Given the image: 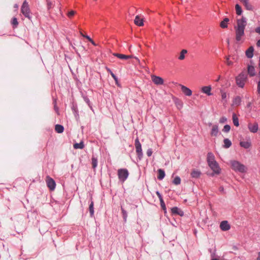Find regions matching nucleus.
Returning <instances> with one entry per match:
<instances>
[{"label":"nucleus","instance_id":"a211bd4d","mask_svg":"<svg viewBox=\"0 0 260 260\" xmlns=\"http://www.w3.org/2000/svg\"><path fill=\"white\" fill-rule=\"evenodd\" d=\"M113 55L117 57L118 58L121 59H129L133 57V56L132 55H126L124 54H119V53H114Z\"/></svg>","mask_w":260,"mask_h":260},{"label":"nucleus","instance_id":"3c124183","mask_svg":"<svg viewBox=\"0 0 260 260\" xmlns=\"http://www.w3.org/2000/svg\"><path fill=\"white\" fill-rule=\"evenodd\" d=\"M257 92L258 93H260V80L257 83Z\"/></svg>","mask_w":260,"mask_h":260},{"label":"nucleus","instance_id":"8fccbe9b","mask_svg":"<svg viewBox=\"0 0 260 260\" xmlns=\"http://www.w3.org/2000/svg\"><path fill=\"white\" fill-rule=\"evenodd\" d=\"M255 32H256V33H257L258 34H260V26L257 27L255 29Z\"/></svg>","mask_w":260,"mask_h":260},{"label":"nucleus","instance_id":"6ab92c4d","mask_svg":"<svg viewBox=\"0 0 260 260\" xmlns=\"http://www.w3.org/2000/svg\"><path fill=\"white\" fill-rule=\"evenodd\" d=\"M219 133L218 126L217 125H214L212 126L211 135L212 136L216 137Z\"/></svg>","mask_w":260,"mask_h":260},{"label":"nucleus","instance_id":"6e6552de","mask_svg":"<svg viewBox=\"0 0 260 260\" xmlns=\"http://www.w3.org/2000/svg\"><path fill=\"white\" fill-rule=\"evenodd\" d=\"M46 183L47 186L50 189V190H54L55 188L56 183L55 181L50 177L49 176H47L46 178Z\"/></svg>","mask_w":260,"mask_h":260},{"label":"nucleus","instance_id":"680f3d73","mask_svg":"<svg viewBox=\"0 0 260 260\" xmlns=\"http://www.w3.org/2000/svg\"><path fill=\"white\" fill-rule=\"evenodd\" d=\"M223 190V187H220V191H222Z\"/></svg>","mask_w":260,"mask_h":260},{"label":"nucleus","instance_id":"f3484780","mask_svg":"<svg viewBox=\"0 0 260 260\" xmlns=\"http://www.w3.org/2000/svg\"><path fill=\"white\" fill-rule=\"evenodd\" d=\"M211 87L210 86H203L202 88V91L208 95H211Z\"/></svg>","mask_w":260,"mask_h":260},{"label":"nucleus","instance_id":"a19ab883","mask_svg":"<svg viewBox=\"0 0 260 260\" xmlns=\"http://www.w3.org/2000/svg\"><path fill=\"white\" fill-rule=\"evenodd\" d=\"M225 59H226L225 63H226V64L228 66H232V65H233V62L231 60H230V57L229 56H226L225 57Z\"/></svg>","mask_w":260,"mask_h":260},{"label":"nucleus","instance_id":"f257e3e1","mask_svg":"<svg viewBox=\"0 0 260 260\" xmlns=\"http://www.w3.org/2000/svg\"><path fill=\"white\" fill-rule=\"evenodd\" d=\"M247 24L246 18L243 16L237 20V25L235 26L236 40L239 42L244 36V30Z\"/></svg>","mask_w":260,"mask_h":260},{"label":"nucleus","instance_id":"20e7f679","mask_svg":"<svg viewBox=\"0 0 260 260\" xmlns=\"http://www.w3.org/2000/svg\"><path fill=\"white\" fill-rule=\"evenodd\" d=\"M21 12L23 15L26 18L30 19L31 16L30 15V9L28 3L25 1L21 6Z\"/></svg>","mask_w":260,"mask_h":260},{"label":"nucleus","instance_id":"bb28decb","mask_svg":"<svg viewBox=\"0 0 260 260\" xmlns=\"http://www.w3.org/2000/svg\"><path fill=\"white\" fill-rule=\"evenodd\" d=\"M187 53V50L186 49H183L180 53V55L178 57V59L182 60L184 59L185 57V54Z\"/></svg>","mask_w":260,"mask_h":260},{"label":"nucleus","instance_id":"423d86ee","mask_svg":"<svg viewBox=\"0 0 260 260\" xmlns=\"http://www.w3.org/2000/svg\"><path fill=\"white\" fill-rule=\"evenodd\" d=\"M129 175L128 170L126 169H120L118 170V176L120 181L124 182Z\"/></svg>","mask_w":260,"mask_h":260},{"label":"nucleus","instance_id":"bf43d9fd","mask_svg":"<svg viewBox=\"0 0 260 260\" xmlns=\"http://www.w3.org/2000/svg\"><path fill=\"white\" fill-rule=\"evenodd\" d=\"M134 58H135V59H136V60H137L139 63H140V60L139 59V58H138V57H135Z\"/></svg>","mask_w":260,"mask_h":260},{"label":"nucleus","instance_id":"603ef678","mask_svg":"<svg viewBox=\"0 0 260 260\" xmlns=\"http://www.w3.org/2000/svg\"><path fill=\"white\" fill-rule=\"evenodd\" d=\"M83 37L88 39L89 41H90L92 39L87 35H83Z\"/></svg>","mask_w":260,"mask_h":260},{"label":"nucleus","instance_id":"ea45409f","mask_svg":"<svg viewBox=\"0 0 260 260\" xmlns=\"http://www.w3.org/2000/svg\"><path fill=\"white\" fill-rule=\"evenodd\" d=\"M12 25H13L15 27H16L18 24V21H17V19L15 17H14L13 19H12Z\"/></svg>","mask_w":260,"mask_h":260},{"label":"nucleus","instance_id":"6e6d98bb","mask_svg":"<svg viewBox=\"0 0 260 260\" xmlns=\"http://www.w3.org/2000/svg\"><path fill=\"white\" fill-rule=\"evenodd\" d=\"M54 109L56 111V112H58V108L57 107V106L55 105H54Z\"/></svg>","mask_w":260,"mask_h":260},{"label":"nucleus","instance_id":"72a5a7b5","mask_svg":"<svg viewBox=\"0 0 260 260\" xmlns=\"http://www.w3.org/2000/svg\"><path fill=\"white\" fill-rule=\"evenodd\" d=\"M92 168L95 169L98 165V159L96 157L92 156L91 158Z\"/></svg>","mask_w":260,"mask_h":260},{"label":"nucleus","instance_id":"1a4fd4ad","mask_svg":"<svg viewBox=\"0 0 260 260\" xmlns=\"http://www.w3.org/2000/svg\"><path fill=\"white\" fill-rule=\"evenodd\" d=\"M151 78L152 81L155 84L157 85L164 84V80L162 78L154 75H151Z\"/></svg>","mask_w":260,"mask_h":260},{"label":"nucleus","instance_id":"49530a36","mask_svg":"<svg viewBox=\"0 0 260 260\" xmlns=\"http://www.w3.org/2000/svg\"><path fill=\"white\" fill-rule=\"evenodd\" d=\"M75 11L72 10L68 13V16L71 17L72 16H73L75 14Z\"/></svg>","mask_w":260,"mask_h":260},{"label":"nucleus","instance_id":"9d476101","mask_svg":"<svg viewBox=\"0 0 260 260\" xmlns=\"http://www.w3.org/2000/svg\"><path fill=\"white\" fill-rule=\"evenodd\" d=\"M248 128L251 133H255L258 129V124L257 122L253 123H249L248 124Z\"/></svg>","mask_w":260,"mask_h":260},{"label":"nucleus","instance_id":"473e14b6","mask_svg":"<svg viewBox=\"0 0 260 260\" xmlns=\"http://www.w3.org/2000/svg\"><path fill=\"white\" fill-rule=\"evenodd\" d=\"M73 146L75 149H83L84 145L82 142H81L79 143L74 144Z\"/></svg>","mask_w":260,"mask_h":260},{"label":"nucleus","instance_id":"e2e57ef3","mask_svg":"<svg viewBox=\"0 0 260 260\" xmlns=\"http://www.w3.org/2000/svg\"><path fill=\"white\" fill-rule=\"evenodd\" d=\"M211 260H219V259L216 258H214L211 259Z\"/></svg>","mask_w":260,"mask_h":260},{"label":"nucleus","instance_id":"7c9ffc66","mask_svg":"<svg viewBox=\"0 0 260 260\" xmlns=\"http://www.w3.org/2000/svg\"><path fill=\"white\" fill-rule=\"evenodd\" d=\"M93 202L91 200L90 204L89 206V211L91 216L94 214Z\"/></svg>","mask_w":260,"mask_h":260},{"label":"nucleus","instance_id":"412c9836","mask_svg":"<svg viewBox=\"0 0 260 260\" xmlns=\"http://www.w3.org/2000/svg\"><path fill=\"white\" fill-rule=\"evenodd\" d=\"M241 98L239 96L235 97L233 101V105L238 106L241 104Z\"/></svg>","mask_w":260,"mask_h":260},{"label":"nucleus","instance_id":"c03bdc74","mask_svg":"<svg viewBox=\"0 0 260 260\" xmlns=\"http://www.w3.org/2000/svg\"><path fill=\"white\" fill-rule=\"evenodd\" d=\"M227 121V118L225 117H222L219 119V122L221 123H223Z\"/></svg>","mask_w":260,"mask_h":260},{"label":"nucleus","instance_id":"5701e85b","mask_svg":"<svg viewBox=\"0 0 260 260\" xmlns=\"http://www.w3.org/2000/svg\"><path fill=\"white\" fill-rule=\"evenodd\" d=\"M201 171L197 170H194L191 173V177L194 178H199L200 176H201Z\"/></svg>","mask_w":260,"mask_h":260},{"label":"nucleus","instance_id":"79ce46f5","mask_svg":"<svg viewBox=\"0 0 260 260\" xmlns=\"http://www.w3.org/2000/svg\"><path fill=\"white\" fill-rule=\"evenodd\" d=\"M84 101L87 104L89 107L91 109L92 107L90 105V100L87 96H83Z\"/></svg>","mask_w":260,"mask_h":260},{"label":"nucleus","instance_id":"c9c22d12","mask_svg":"<svg viewBox=\"0 0 260 260\" xmlns=\"http://www.w3.org/2000/svg\"><path fill=\"white\" fill-rule=\"evenodd\" d=\"M121 212H122V214L123 218L124 219V221L125 222H126L127 216V212L122 207H121Z\"/></svg>","mask_w":260,"mask_h":260},{"label":"nucleus","instance_id":"5fc2aeb1","mask_svg":"<svg viewBox=\"0 0 260 260\" xmlns=\"http://www.w3.org/2000/svg\"><path fill=\"white\" fill-rule=\"evenodd\" d=\"M251 103L250 102H249V103L247 104V107L248 108H250V107H251Z\"/></svg>","mask_w":260,"mask_h":260},{"label":"nucleus","instance_id":"13d9d810","mask_svg":"<svg viewBox=\"0 0 260 260\" xmlns=\"http://www.w3.org/2000/svg\"><path fill=\"white\" fill-rule=\"evenodd\" d=\"M93 45L95 46L96 45V44L94 43V42L91 40L90 41Z\"/></svg>","mask_w":260,"mask_h":260},{"label":"nucleus","instance_id":"58836bf2","mask_svg":"<svg viewBox=\"0 0 260 260\" xmlns=\"http://www.w3.org/2000/svg\"><path fill=\"white\" fill-rule=\"evenodd\" d=\"M159 201H160V204L161 208L163 209V210L165 211V212H166V207L165 203L163 199Z\"/></svg>","mask_w":260,"mask_h":260},{"label":"nucleus","instance_id":"774afa93","mask_svg":"<svg viewBox=\"0 0 260 260\" xmlns=\"http://www.w3.org/2000/svg\"><path fill=\"white\" fill-rule=\"evenodd\" d=\"M56 1H58V0H56Z\"/></svg>","mask_w":260,"mask_h":260},{"label":"nucleus","instance_id":"2eb2a0df","mask_svg":"<svg viewBox=\"0 0 260 260\" xmlns=\"http://www.w3.org/2000/svg\"><path fill=\"white\" fill-rule=\"evenodd\" d=\"M247 10H252L253 6L249 3V0H240Z\"/></svg>","mask_w":260,"mask_h":260},{"label":"nucleus","instance_id":"338daca9","mask_svg":"<svg viewBox=\"0 0 260 260\" xmlns=\"http://www.w3.org/2000/svg\"><path fill=\"white\" fill-rule=\"evenodd\" d=\"M228 43L229 44V40H228Z\"/></svg>","mask_w":260,"mask_h":260},{"label":"nucleus","instance_id":"4be33fe9","mask_svg":"<svg viewBox=\"0 0 260 260\" xmlns=\"http://www.w3.org/2000/svg\"><path fill=\"white\" fill-rule=\"evenodd\" d=\"M247 72L250 76H254L255 75V68L253 66H248Z\"/></svg>","mask_w":260,"mask_h":260},{"label":"nucleus","instance_id":"e433bc0d","mask_svg":"<svg viewBox=\"0 0 260 260\" xmlns=\"http://www.w3.org/2000/svg\"><path fill=\"white\" fill-rule=\"evenodd\" d=\"M173 183L175 185H179L180 184L181 182V179L179 177L177 176L176 177L173 181Z\"/></svg>","mask_w":260,"mask_h":260},{"label":"nucleus","instance_id":"f8f14e48","mask_svg":"<svg viewBox=\"0 0 260 260\" xmlns=\"http://www.w3.org/2000/svg\"><path fill=\"white\" fill-rule=\"evenodd\" d=\"M180 86L182 91L184 94L187 96H190L192 94V91L189 88L182 85H181Z\"/></svg>","mask_w":260,"mask_h":260},{"label":"nucleus","instance_id":"2f4dec72","mask_svg":"<svg viewBox=\"0 0 260 260\" xmlns=\"http://www.w3.org/2000/svg\"><path fill=\"white\" fill-rule=\"evenodd\" d=\"M235 10L236 14L238 15H241L242 13V10L241 6L239 4H236L235 6Z\"/></svg>","mask_w":260,"mask_h":260},{"label":"nucleus","instance_id":"39448f33","mask_svg":"<svg viewBox=\"0 0 260 260\" xmlns=\"http://www.w3.org/2000/svg\"><path fill=\"white\" fill-rule=\"evenodd\" d=\"M135 145L138 158L139 160H141L143 156V153L142 152L141 144L138 138L135 141Z\"/></svg>","mask_w":260,"mask_h":260},{"label":"nucleus","instance_id":"4468645a","mask_svg":"<svg viewBox=\"0 0 260 260\" xmlns=\"http://www.w3.org/2000/svg\"><path fill=\"white\" fill-rule=\"evenodd\" d=\"M172 213L173 214L179 215L182 216L184 215L183 212L177 207H174L171 209Z\"/></svg>","mask_w":260,"mask_h":260},{"label":"nucleus","instance_id":"0e129e2a","mask_svg":"<svg viewBox=\"0 0 260 260\" xmlns=\"http://www.w3.org/2000/svg\"><path fill=\"white\" fill-rule=\"evenodd\" d=\"M107 70L110 73V71H111L109 69H108Z\"/></svg>","mask_w":260,"mask_h":260},{"label":"nucleus","instance_id":"dca6fc26","mask_svg":"<svg viewBox=\"0 0 260 260\" xmlns=\"http://www.w3.org/2000/svg\"><path fill=\"white\" fill-rule=\"evenodd\" d=\"M254 48L252 46H250L246 51L245 53L246 56L249 58H251L253 56Z\"/></svg>","mask_w":260,"mask_h":260},{"label":"nucleus","instance_id":"a18cd8bd","mask_svg":"<svg viewBox=\"0 0 260 260\" xmlns=\"http://www.w3.org/2000/svg\"><path fill=\"white\" fill-rule=\"evenodd\" d=\"M146 154H147L148 156H149V157L151 156L152 154V149H151V148L148 149L147 150Z\"/></svg>","mask_w":260,"mask_h":260},{"label":"nucleus","instance_id":"b1692460","mask_svg":"<svg viewBox=\"0 0 260 260\" xmlns=\"http://www.w3.org/2000/svg\"><path fill=\"white\" fill-rule=\"evenodd\" d=\"M240 145L241 147L247 149L251 146V142L250 141H241Z\"/></svg>","mask_w":260,"mask_h":260},{"label":"nucleus","instance_id":"cd10ccee","mask_svg":"<svg viewBox=\"0 0 260 260\" xmlns=\"http://www.w3.org/2000/svg\"><path fill=\"white\" fill-rule=\"evenodd\" d=\"M223 147L225 148H228L232 145L231 141L228 138L224 139L223 140Z\"/></svg>","mask_w":260,"mask_h":260},{"label":"nucleus","instance_id":"393cba45","mask_svg":"<svg viewBox=\"0 0 260 260\" xmlns=\"http://www.w3.org/2000/svg\"><path fill=\"white\" fill-rule=\"evenodd\" d=\"M232 120L234 125L236 126H238L239 125V119L236 114L234 113L232 115Z\"/></svg>","mask_w":260,"mask_h":260},{"label":"nucleus","instance_id":"9b49d317","mask_svg":"<svg viewBox=\"0 0 260 260\" xmlns=\"http://www.w3.org/2000/svg\"><path fill=\"white\" fill-rule=\"evenodd\" d=\"M220 229L223 231H226L230 229V225L229 224L228 221H222L220 224Z\"/></svg>","mask_w":260,"mask_h":260},{"label":"nucleus","instance_id":"f704fd0d","mask_svg":"<svg viewBox=\"0 0 260 260\" xmlns=\"http://www.w3.org/2000/svg\"><path fill=\"white\" fill-rule=\"evenodd\" d=\"M47 7L48 9H50L53 8L55 5V1H51V0H47Z\"/></svg>","mask_w":260,"mask_h":260},{"label":"nucleus","instance_id":"0eeeda50","mask_svg":"<svg viewBox=\"0 0 260 260\" xmlns=\"http://www.w3.org/2000/svg\"><path fill=\"white\" fill-rule=\"evenodd\" d=\"M211 169L213 171L214 174H219L221 169L217 161L210 164L208 165Z\"/></svg>","mask_w":260,"mask_h":260},{"label":"nucleus","instance_id":"ddd939ff","mask_svg":"<svg viewBox=\"0 0 260 260\" xmlns=\"http://www.w3.org/2000/svg\"><path fill=\"white\" fill-rule=\"evenodd\" d=\"M207 160L208 165L216 161L215 160V156L212 152L208 153Z\"/></svg>","mask_w":260,"mask_h":260},{"label":"nucleus","instance_id":"052dcab7","mask_svg":"<svg viewBox=\"0 0 260 260\" xmlns=\"http://www.w3.org/2000/svg\"><path fill=\"white\" fill-rule=\"evenodd\" d=\"M14 7L16 9H17L18 8V5L17 4H15Z\"/></svg>","mask_w":260,"mask_h":260},{"label":"nucleus","instance_id":"37998d69","mask_svg":"<svg viewBox=\"0 0 260 260\" xmlns=\"http://www.w3.org/2000/svg\"><path fill=\"white\" fill-rule=\"evenodd\" d=\"M110 74H111V76L113 77V78L114 79V80L115 81L116 83H117V81H118V78H117V77L115 75V74L112 71H110Z\"/></svg>","mask_w":260,"mask_h":260},{"label":"nucleus","instance_id":"69168bd1","mask_svg":"<svg viewBox=\"0 0 260 260\" xmlns=\"http://www.w3.org/2000/svg\"><path fill=\"white\" fill-rule=\"evenodd\" d=\"M80 34H81V35L82 36H83V35H84L83 34V33H82L81 32H80Z\"/></svg>","mask_w":260,"mask_h":260},{"label":"nucleus","instance_id":"c85d7f7f","mask_svg":"<svg viewBox=\"0 0 260 260\" xmlns=\"http://www.w3.org/2000/svg\"><path fill=\"white\" fill-rule=\"evenodd\" d=\"M229 21L228 18H225L222 21L220 22V26L221 27L225 28L228 27V22Z\"/></svg>","mask_w":260,"mask_h":260},{"label":"nucleus","instance_id":"a878e982","mask_svg":"<svg viewBox=\"0 0 260 260\" xmlns=\"http://www.w3.org/2000/svg\"><path fill=\"white\" fill-rule=\"evenodd\" d=\"M158 175L157 176L158 179L161 180L163 179L165 176V171L162 169H158Z\"/></svg>","mask_w":260,"mask_h":260},{"label":"nucleus","instance_id":"4c0bfd02","mask_svg":"<svg viewBox=\"0 0 260 260\" xmlns=\"http://www.w3.org/2000/svg\"><path fill=\"white\" fill-rule=\"evenodd\" d=\"M230 129L231 126L229 125L226 124L224 126L222 131L225 133H228L230 131Z\"/></svg>","mask_w":260,"mask_h":260},{"label":"nucleus","instance_id":"7ed1b4c3","mask_svg":"<svg viewBox=\"0 0 260 260\" xmlns=\"http://www.w3.org/2000/svg\"><path fill=\"white\" fill-rule=\"evenodd\" d=\"M247 75L246 72H242L236 77V83L240 87L243 88L247 80Z\"/></svg>","mask_w":260,"mask_h":260},{"label":"nucleus","instance_id":"864d4df0","mask_svg":"<svg viewBox=\"0 0 260 260\" xmlns=\"http://www.w3.org/2000/svg\"><path fill=\"white\" fill-rule=\"evenodd\" d=\"M256 45L258 47H260V39L257 41Z\"/></svg>","mask_w":260,"mask_h":260},{"label":"nucleus","instance_id":"4d7b16f0","mask_svg":"<svg viewBox=\"0 0 260 260\" xmlns=\"http://www.w3.org/2000/svg\"><path fill=\"white\" fill-rule=\"evenodd\" d=\"M256 260H260V252L258 253V257H257Z\"/></svg>","mask_w":260,"mask_h":260},{"label":"nucleus","instance_id":"f03ea898","mask_svg":"<svg viewBox=\"0 0 260 260\" xmlns=\"http://www.w3.org/2000/svg\"><path fill=\"white\" fill-rule=\"evenodd\" d=\"M230 164L233 170L236 172L240 173H244L246 172V168L245 166L237 160H231Z\"/></svg>","mask_w":260,"mask_h":260},{"label":"nucleus","instance_id":"09e8293b","mask_svg":"<svg viewBox=\"0 0 260 260\" xmlns=\"http://www.w3.org/2000/svg\"><path fill=\"white\" fill-rule=\"evenodd\" d=\"M221 98L223 100H224L226 98V93L225 92H222L221 93Z\"/></svg>","mask_w":260,"mask_h":260},{"label":"nucleus","instance_id":"aec40b11","mask_svg":"<svg viewBox=\"0 0 260 260\" xmlns=\"http://www.w3.org/2000/svg\"><path fill=\"white\" fill-rule=\"evenodd\" d=\"M134 23L136 25L139 26H143L144 24L143 19H141L138 15L136 16L134 20Z\"/></svg>","mask_w":260,"mask_h":260},{"label":"nucleus","instance_id":"c756f323","mask_svg":"<svg viewBox=\"0 0 260 260\" xmlns=\"http://www.w3.org/2000/svg\"><path fill=\"white\" fill-rule=\"evenodd\" d=\"M55 130L58 133H62L63 132L64 127L60 124H56L55 126Z\"/></svg>","mask_w":260,"mask_h":260},{"label":"nucleus","instance_id":"de8ad7c7","mask_svg":"<svg viewBox=\"0 0 260 260\" xmlns=\"http://www.w3.org/2000/svg\"><path fill=\"white\" fill-rule=\"evenodd\" d=\"M156 195L157 196V197H158V199H159V201H160V200H162V199H162V196H161V194H160V193L158 191H157L156 192Z\"/></svg>","mask_w":260,"mask_h":260}]
</instances>
